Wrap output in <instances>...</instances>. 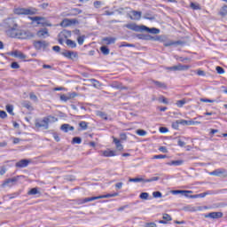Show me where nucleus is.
Segmentation results:
<instances>
[{"mask_svg": "<svg viewBox=\"0 0 227 227\" xmlns=\"http://www.w3.org/2000/svg\"><path fill=\"white\" fill-rule=\"evenodd\" d=\"M184 41H174V45H184Z\"/></svg>", "mask_w": 227, "mask_h": 227, "instance_id": "obj_63", "label": "nucleus"}, {"mask_svg": "<svg viewBox=\"0 0 227 227\" xmlns=\"http://www.w3.org/2000/svg\"><path fill=\"white\" fill-rule=\"evenodd\" d=\"M226 14H227V5H223L220 10V15H222V17H225Z\"/></svg>", "mask_w": 227, "mask_h": 227, "instance_id": "obj_39", "label": "nucleus"}, {"mask_svg": "<svg viewBox=\"0 0 227 227\" xmlns=\"http://www.w3.org/2000/svg\"><path fill=\"white\" fill-rule=\"evenodd\" d=\"M172 194H181L182 196H184L185 198L189 197V194H192V191L189 190H173L171 192Z\"/></svg>", "mask_w": 227, "mask_h": 227, "instance_id": "obj_8", "label": "nucleus"}, {"mask_svg": "<svg viewBox=\"0 0 227 227\" xmlns=\"http://www.w3.org/2000/svg\"><path fill=\"white\" fill-rule=\"evenodd\" d=\"M12 56H14V58H19L20 59H26V58H27V56L24 55V53H22L19 51H12Z\"/></svg>", "mask_w": 227, "mask_h": 227, "instance_id": "obj_22", "label": "nucleus"}, {"mask_svg": "<svg viewBox=\"0 0 227 227\" xmlns=\"http://www.w3.org/2000/svg\"><path fill=\"white\" fill-rule=\"evenodd\" d=\"M80 13H82V10L73 8L70 10L69 13L67 14V17H75L76 15H80Z\"/></svg>", "mask_w": 227, "mask_h": 227, "instance_id": "obj_15", "label": "nucleus"}, {"mask_svg": "<svg viewBox=\"0 0 227 227\" xmlns=\"http://www.w3.org/2000/svg\"><path fill=\"white\" fill-rule=\"evenodd\" d=\"M89 81L94 88L98 89L100 88V86H102V84H100V82H98L97 79H90Z\"/></svg>", "mask_w": 227, "mask_h": 227, "instance_id": "obj_26", "label": "nucleus"}, {"mask_svg": "<svg viewBox=\"0 0 227 227\" xmlns=\"http://www.w3.org/2000/svg\"><path fill=\"white\" fill-rule=\"evenodd\" d=\"M150 194L148 192H142L139 195L140 200H148Z\"/></svg>", "mask_w": 227, "mask_h": 227, "instance_id": "obj_42", "label": "nucleus"}, {"mask_svg": "<svg viewBox=\"0 0 227 227\" xmlns=\"http://www.w3.org/2000/svg\"><path fill=\"white\" fill-rule=\"evenodd\" d=\"M95 200H97V198L88 197L83 200H78L77 203H78V205H83V203H90V201H95Z\"/></svg>", "mask_w": 227, "mask_h": 227, "instance_id": "obj_21", "label": "nucleus"}, {"mask_svg": "<svg viewBox=\"0 0 227 227\" xmlns=\"http://www.w3.org/2000/svg\"><path fill=\"white\" fill-rule=\"evenodd\" d=\"M67 45H68V47H71V49H75V47H77V43H74V41L71 40V39H67L66 41Z\"/></svg>", "mask_w": 227, "mask_h": 227, "instance_id": "obj_29", "label": "nucleus"}, {"mask_svg": "<svg viewBox=\"0 0 227 227\" xmlns=\"http://www.w3.org/2000/svg\"><path fill=\"white\" fill-rule=\"evenodd\" d=\"M60 100L62 102H68V100H70V98H68V94L67 95L62 94L60 96Z\"/></svg>", "mask_w": 227, "mask_h": 227, "instance_id": "obj_47", "label": "nucleus"}, {"mask_svg": "<svg viewBox=\"0 0 227 227\" xmlns=\"http://www.w3.org/2000/svg\"><path fill=\"white\" fill-rule=\"evenodd\" d=\"M205 217H209L210 219H221V217H223V212H211L206 215Z\"/></svg>", "mask_w": 227, "mask_h": 227, "instance_id": "obj_12", "label": "nucleus"}, {"mask_svg": "<svg viewBox=\"0 0 227 227\" xmlns=\"http://www.w3.org/2000/svg\"><path fill=\"white\" fill-rule=\"evenodd\" d=\"M120 47H136V45L132 43H129L127 42H122L121 43Z\"/></svg>", "mask_w": 227, "mask_h": 227, "instance_id": "obj_44", "label": "nucleus"}, {"mask_svg": "<svg viewBox=\"0 0 227 227\" xmlns=\"http://www.w3.org/2000/svg\"><path fill=\"white\" fill-rule=\"evenodd\" d=\"M104 157H116V151L106 150L103 152Z\"/></svg>", "mask_w": 227, "mask_h": 227, "instance_id": "obj_24", "label": "nucleus"}, {"mask_svg": "<svg viewBox=\"0 0 227 227\" xmlns=\"http://www.w3.org/2000/svg\"><path fill=\"white\" fill-rule=\"evenodd\" d=\"M143 26H138L135 23H129L126 25L127 29H130L131 31H136L137 33L143 32Z\"/></svg>", "mask_w": 227, "mask_h": 227, "instance_id": "obj_7", "label": "nucleus"}, {"mask_svg": "<svg viewBox=\"0 0 227 227\" xmlns=\"http://www.w3.org/2000/svg\"><path fill=\"white\" fill-rule=\"evenodd\" d=\"M62 56L67 58L68 59H74V58H77V52L67 51L62 52Z\"/></svg>", "mask_w": 227, "mask_h": 227, "instance_id": "obj_14", "label": "nucleus"}, {"mask_svg": "<svg viewBox=\"0 0 227 227\" xmlns=\"http://www.w3.org/2000/svg\"><path fill=\"white\" fill-rule=\"evenodd\" d=\"M86 38V36L84 35H81L77 38V42L80 45H82V43H84V39Z\"/></svg>", "mask_w": 227, "mask_h": 227, "instance_id": "obj_50", "label": "nucleus"}, {"mask_svg": "<svg viewBox=\"0 0 227 227\" xmlns=\"http://www.w3.org/2000/svg\"><path fill=\"white\" fill-rule=\"evenodd\" d=\"M100 51L102 52V54H104V56H108L110 50L107 46L103 45L100 47Z\"/></svg>", "mask_w": 227, "mask_h": 227, "instance_id": "obj_28", "label": "nucleus"}, {"mask_svg": "<svg viewBox=\"0 0 227 227\" xmlns=\"http://www.w3.org/2000/svg\"><path fill=\"white\" fill-rule=\"evenodd\" d=\"M51 121H58V118L49 115L43 117V119H36L35 121V125L36 129H43L44 130H48L49 124Z\"/></svg>", "mask_w": 227, "mask_h": 227, "instance_id": "obj_2", "label": "nucleus"}, {"mask_svg": "<svg viewBox=\"0 0 227 227\" xmlns=\"http://www.w3.org/2000/svg\"><path fill=\"white\" fill-rule=\"evenodd\" d=\"M6 111H7V113H9V114H12V116H13V114H13V106H12V105L6 106Z\"/></svg>", "mask_w": 227, "mask_h": 227, "instance_id": "obj_40", "label": "nucleus"}, {"mask_svg": "<svg viewBox=\"0 0 227 227\" xmlns=\"http://www.w3.org/2000/svg\"><path fill=\"white\" fill-rule=\"evenodd\" d=\"M6 173V167L3 166L0 168V175L3 176Z\"/></svg>", "mask_w": 227, "mask_h": 227, "instance_id": "obj_62", "label": "nucleus"}, {"mask_svg": "<svg viewBox=\"0 0 227 227\" xmlns=\"http://www.w3.org/2000/svg\"><path fill=\"white\" fill-rule=\"evenodd\" d=\"M29 162H31V160H27V159H23L20 160V161L16 162L15 166L17 168H27V166H29Z\"/></svg>", "mask_w": 227, "mask_h": 227, "instance_id": "obj_10", "label": "nucleus"}, {"mask_svg": "<svg viewBox=\"0 0 227 227\" xmlns=\"http://www.w3.org/2000/svg\"><path fill=\"white\" fill-rule=\"evenodd\" d=\"M168 130H169V129H168V128H166V127H160V132L161 134H166V132H168Z\"/></svg>", "mask_w": 227, "mask_h": 227, "instance_id": "obj_58", "label": "nucleus"}, {"mask_svg": "<svg viewBox=\"0 0 227 227\" xmlns=\"http://www.w3.org/2000/svg\"><path fill=\"white\" fill-rule=\"evenodd\" d=\"M23 107H25L26 109H28V111H33V106H31V102L29 101H25L23 103Z\"/></svg>", "mask_w": 227, "mask_h": 227, "instance_id": "obj_35", "label": "nucleus"}, {"mask_svg": "<svg viewBox=\"0 0 227 227\" xmlns=\"http://www.w3.org/2000/svg\"><path fill=\"white\" fill-rule=\"evenodd\" d=\"M129 182H134V183L144 182L145 183V178L143 177L129 178Z\"/></svg>", "mask_w": 227, "mask_h": 227, "instance_id": "obj_38", "label": "nucleus"}, {"mask_svg": "<svg viewBox=\"0 0 227 227\" xmlns=\"http://www.w3.org/2000/svg\"><path fill=\"white\" fill-rule=\"evenodd\" d=\"M79 127H81L82 130H87L88 129V122L82 121L79 122Z\"/></svg>", "mask_w": 227, "mask_h": 227, "instance_id": "obj_36", "label": "nucleus"}, {"mask_svg": "<svg viewBox=\"0 0 227 227\" xmlns=\"http://www.w3.org/2000/svg\"><path fill=\"white\" fill-rule=\"evenodd\" d=\"M30 100H33L34 102H38V97L35 95V93L31 92L29 94Z\"/></svg>", "mask_w": 227, "mask_h": 227, "instance_id": "obj_48", "label": "nucleus"}, {"mask_svg": "<svg viewBox=\"0 0 227 227\" xmlns=\"http://www.w3.org/2000/svg\"><path fill=\"white\" fill-rule=\"evenodd\" d=\"M177 145L178 146H181V147H184V146H185V142H184V141H182V140H178L177 141Z\"/></svg>", "mask_w": 227, "mask_h": 227, "instance_id": "obj_64", "label": "nucleus"}, {"mask_svg": "<svg viewBox=\"0 0 227 227\" xmlns=\"http://www.w3.org/2000/svg\"><path fill=\"white\" fill-rule=\"evenodd\" d=\"M11 68L18 69V68H20V66L19 65L18 62H12Z\"/></svg>", "mask_w": 227, "mask_h": 227, "instance_id": "obj_51", "label": "nucleus"}, {"mask_svg": "<svg viewBox=\"0 0 227 227\" xmlns=\"http://www.w3.org/2000/svg\"><path fill=\"white\" fill-rule=\"evenodd\" d=\"M178 127H180V121L178 120L172 122V129L178 130Z\"/></svg>", "mask_w": 227, "mask_h": 227, "instance_id": "obj_43", "label": "nucleus"}, {"mask_svg": "<svg viewBox=\"0 0 227 227\" xmlns=\"http://www.w3.org/2000/svg\"><path fill=\"white\" fill-rule=\"evenodd\" d=\"M153 84H154V86H156V88H160L161 90L168 89V85H166L164 82H161L159 81L153 80Z\"/></svg>", "mask_w": 227, "mask_h": 227, "instance_id": "obj_20", "label": "nucleus"}, {"mask_svg": "<svg viewBox=\"0 0 227 227\" xmlns=\"http://www.w3.org/2000/svg\"><path fill=\"white\" fill-rule=\"evenodd\" d=\"M102 42H104L106 45H112L113 43H116V37H104Z\"/></svg>", "mask_w": 227, "mask_h": 227, "instance_id": "obj_17", "label": "nucleus"}, {"mask_svg": "<svg viewBox=\"0 0 227 227\" xmlns=\"http://www.w3.org/2000/svg\"><path fill=\"white\" fill-rule=\"evenodd\" d=\"M98 116H99L100 118H102V120H108L107 118V114L104 113V112H98Z\"/></svg>", "mask_w": 227, "mask_h": 227, "instance_id": "obj_45", "label": "nucleus"}, {"mask_svg": "<svg viewBox=\"0 0 227 227\" xmlns=\"http://www.w3.org/2000/svg\"><path fill=\"white\" fill-rule=\"evenodd\" d=\"M187 102H189V100H187L185 98L177 100L176 103V106H177L178 107H184V106H185V104H187Z\"/></svg>", "mask_w": 227, "mask_h": 227, "instance_id": "obj_30", "label": "nucleus"}, {"mask_svg": "<svg viewBox=\"0 0 227 227\" xmlns=\"http://www.w3.org/2000/svg\"><path fill=\"white\" fill-rule=\"evenodd\" d=\"M138 38L140 40H155V41H159L160 40L159 36L153 37V36L148 35H139Z\"/></svg>", "mask_w": 227, "mask_h": 227, "instance_id": "obj_25", "label": "nucleus"}, {"mask_svg": "<svg viewBox=\"0 0 227 227\" xmlns=\"http://www.w3.org/2000/svg\"><path fill=\"white\" fill-rule=\"evenodd\" d=\"M36 35L39 38H45V35L46 36H49V29L47 28L40 29L39 31H37Z\"/></svg>", "mask_w": 227, "mask_h": 227, "instance_id": "obj_18", "label": "nucleus"}, {"mask_svg": "<svg viewBox=\"0 0 227 227\" xmlns=\"http://www.w3.org/2000/svg\"><path fill=\"white\" fill-rule=\"evenodd\" d=\"M15 15H36L38 9L35 7L22 8L18 7L14 9Z\"/></svg>", "mask_w": 227, "mask_h": 227, "instance_id": "obj_3", "label": "nucleus"}, {"mask_svg": "<svg viewBox=\"0 0 227 227\" xmlns=\"http://www.w3.org/2000/svg\"><path fill=\"white\" fill-rule=\"evenodd\" d=\"M37 25L43 27H52V24L45 17H42L41 21L37 22Z\"/></svg>", "mask_w": 227, "mask_h": 227, "instance_id": "obj_11", "label": "nucleus"}, {"mask_svg": "<svg viewBox=\"0 0 227 227\" xmlns=\"http://www.w3.org/2000/svg\"><path fill=\"white\" fill-rule=\"evenodd\" d=\"M187 125H201V121H187Z\"/></svg>", "mask_w": 227, "mask_h": 227, "instance_id": "obj_49", "label": "nucleus"}, {"mask_svg": "<svg viewBox=\"0 0 227 227\" xmlns=\"http://www.w3.org/2000/svg\"><path fill=\"white\" fill-rule=\"evenodd\" d=\"M77 20L76 19H64L61 23H60V26L62 27H68L74 24H77Z\"/></svg>", "mask_w": 227, "mask_h": 227, "instance_id": "obj_6", "label": "nucleus"}, {"mask_svg": "<svg viewBox=\"0 0 227 227\" xmlns=\"http://www.w3.org/2000/svg\"><path fill=\"white\" fill-rule=\"evenodd\" d=\"M215 70H216L217 74H224V68H223L222 67H219V66L216 67Z\"/></svg>", "mask_w": 227, "mask_h": 227, "instance_id": "obj_54", "label": "nucleus"}, {"mask_svg": "<svg viewBox=\"0 0 227 227\" xmlns=\"http://www.w3.org/2000/svg\"><path fill=\"white\" fill-rule=\"evenodd\" d=\"M200 102L214 104V102H217V101L215 99L200 98Z\"/></svg>", "mask_w": 227, "mask_h": 227, "instance_id": "obj_46", "label": "nucleus"}, {"mask_svg": "<svg viewBox=\"0 0 227 227\" xmlns=\"http://www.w3.org/2000/svg\"><path fill=\"white\" fill-rule=\"evenodd\" d=\"M226 173V170L223 168H217L212 172L209 173L211 176H221L222 175H224Z\"/></svg>", "mask_w": 227, "mask_h": 227, "instance_id": "obj_16", "label": "nucleus"}, {"mask_svg": "<svg viewBox=\"0 0 227 227\" xmlns=\"http://www.w3.org/2000/svg\"><path fill=\"white\" fill-rule=\"evenodd\" d=\"M162 219H163L164 221H167V222L172 220L171 215H168V214H163Z\"/></svg>", "mask_w": 227, "mask_h": 227, "instance_id": "obj_53", "label": "nucleus"}, {"mask_svg": "<svg viewBox=\"0 0 227 227\" xmlns=\"http://www.w3.org/2000/svg\"><path fill=\"white\" fill-rule=\"evenodd\" d=\"M184 164L183 160H172L170 162H167V166H182Z\"/></svg>", "mask_w": 227, "mask_h": 227, "instance_id": "obj_23", "label": "nucleus"}, {"mask_svg": "<svg viewBox=\"0 0 227 227\" xmlns=\"http://www.w3.org/2000/svg\"><path fill=\"white\" fill-rule=\"evenodd\" d=\"M7 116H8V114H6L3 110L0 111V118H2V120H4V118H6Z\"/></svg>", "mask_w": 227, "mask_h": 227, "instance_id": "obj_57", "label": "nucleus"}, {"mask_svg": "<svg viewBox=\"0 0 227 227\" xmlns=\"http://www.w3.org/2000/svg\"><path fill=\"white\" fill-rule=\"evenodd\" d=\"M3 26L4 29H6V33L9 36H11V38H20V40H26L35 36V35L29 31L21 30L14 18H8L4 20Z\"/></svg>", "mask_w": 227, "mask_h": 227, "instance_id": "obj_1", "label": "nucleus"}, {"mask_svg": "<svg viewBox=\"0 0 227 227\" xmlns=\"http://www.w3.org/2000/svg\"><path fill=\"white\" fill-rule=\"evenodd\" d=\"M158 180H160V177H159V176H153V177L148 178V179H144V183L145 184H148L150 182H158Z\"/></svg>", "mask_w": 227, "mask_h": 227, "instance_id": "obj_32", "label": "nucleus"}, {"mask_svg": "<svg viewBox=\"0 0 227 227\" xmlns=\"http://www.w3.org/2000/svg\"><path fill=\"white\" fill-rule=\"evenodd\" d=\"M19 180V176L17 177H12V178H8L4 182V185H8V184H13L15 182H18Z\"/></svg>", "mask_w": 227, "mask_h": 227, "instance_id": "obj_27", "label": "nucleus"}, {"mask_svg": "<svg viewBox=\"0 0 227 227\" xmlns=\"http://www.w3.org/2000/svg\"><path fill=\"white\" fill-rule=\"evenodd\" d=\"M28 196H35L36 194H40V192L38 191V188H32L27 192Z\"/></svg>", "mask_w": 227, "mask_h": 227, "instance_id": "obj_31", "label": "nucleus"}, {"mask_svg": "<svg viewBox=\"0 0 227 227\" xmlns=\"http://www.w3.org/2000/svg\"><path fill=\"white\" fill-rule=\"evenodd\" d=\"M168 156L166 154H158V155H154L153 159H167Z\"/></svg>", "mask_w": 227, "mask_h": 227, "instance_id": "obj_55", "label": "nucleus"}, {"mask_svg": "<svg viewBox=\"0 0 227 227\" xmlns=\"http://www.w3.org/2000/svg\"><path fill=\"white\" fill-rule=\"evenodd\" d=\"M75 128L74 126H70V124H62L60 127V130L62 132H70V130H74Z\"/></svg>", "mask_w": 227, "mask_h": 227, "instance_id": "obj_19", "label": "nucleus"}, {"mask_svg": "<svg viewBox=\"0 0 227 227\" xmlns=\"http://www.w3.org/2000/svg\"><path fill=\"white\" fill-rule=\"evenodd\" d=\"M94 198H96V200H104L106 198H113V193H107V194H105V195H99V196H96Z\"/></svg>", "mask_w": 227, "mask_h": 227, "instance_id": "obj_34", "label": "nucleus"}, {"mask_svg": "<svg viewBox=\"0 0 227 227\" xmlns=\"http://www.w3.org/2000/svg\"><path fill=\"white\" fill-rule=\"evenodd\" d=\"M29 19L30 20H32V22H36L37 25H38V22H40L41 20H43L40 16L29 17Z\"/></svg>", "mask_w": 227, "mask_h": 227, "instance_id": "obj_37", "label": "nucleus"}, {"mask_svg": "<svg viewBox=\"0 0 227 227\" xmlns=\"http://www.w3.org/2000/svg\"><path fill=\"white\" fill-rule=\"evenodd\" d=\"M164 47H171V45H174V41H167L163 43Z\"/></svg>", "mask_w": 227, "mask_h": 227, "instance_id": "obj_56", "label": "nucleus"}, {"mask_svg": "<svg viewBox=\"0 0 227 227\" xmlns=\"http://www.w3.org/2000/svg\"><path fill=\"white\" fill-rule=\"evenodd\" d=\"M153 196L154 198H162V192H153Z\"/></svg>", "mask_w": 227, "mask_h": 227, "instance_id": "obj_52", "label": "nucleus"}, {"mask_svg": "<svg viewBox=\"0 0 227 227\" xmlns=\"http://www.w3.org/2000/svg\"><path fill=\"white\" fill-rule=\"evenodd\" d=\"M142 27H143V31H146L147 33H151L152 35H159V33H160V30L156 27L150 28L145 25Z\"/></svg>", "mask_w": 227, "mask_h": 227, "instance_id": "obj_13", "label": "nucleus"}, {"mask_svg": "<svg viewBox=\"0 0 227 227\" xmlns=\"http://www.w3.org/2000/svg\"><path fill=\"white\" fill-rule=\"evenodd\" d=\"M190 68L189 66L178 64L177 66L166 67V70H170V72H184Z\"/></svg>", "mask_w": 227, "mask_h": 227, "instance_id": "obj_4", "label": "nucleus"}, {"mask_svg": "<svg viewBox=\"0 0 227 227\" xmlns=\"http://www.w3.org/2000/svg\"><path fill=\"white\" fill-rule=\"evenodd\" d=\"M145 227H157V223H147L145 224Z\"/></svg>", "mask_w": 227, "mask_h": 227, "instance_id": "obj_60", "label": "nucleus"}, {"mask_svg": "<svg viewBox=\"0 0 227 227\" xmlns=\"http://www.w3.org/2000/svg\"><path fill=\"white\" fill-rule=\"evenodd\" d=\"M141 15H143V12L139 11H131V15H129V19L131 20H141Z\"/></svg>", "mask_w": 227, "mask_h": 227, "instance_id": "obj_9", "label": "nucleus"}, {"mask_svg": "<svg viewBox=\"0 0 227 227\" xmlns=\"http://www.w3.org/2000/svg\"><path fill=\"white\" fill-rule=\"evenodd\" d=\"M100 6H102V2H100V1L94 2V7L98 9V8H100Z\"/></svg>", "mask_w": 227, "mask_h": 227, "instance_id": "obj_61", "label": "nucleus"}, {"mask_svg": "<svg viewBox=\"0 0 227 227\" xmlns=\"http://www.w3.org/2000/svg\"><path fill=\"white\" fill-rule=\"evenodd\" d=\"M82 143V139L80 137H73L72 144L73 145H81Z\"/></svg>", "mask_w": 227, "mask_h": 227, "instance_id": "obj_33", "label": "nucleus"}, {"mask_svg": "<svg viewBox=\"0 0 227 227\" xmlns=\"http://www.w3.org/2000/svg\"><path fill=\"white\" fill-rule=\"evenodd\" d=\"M76 96H77V94L75 92H71V93L67 94L69 100H71V98H75Z\"/></svg>", "mask_w": 227, "mask_h": 227, "instance_id": "obj_59", "label": "nucleus"}, {"mask_svg": "<svg viewBox=\"0 0 227 227\" xmlns=\"http://www.w3.org/2000/svg\"><path fill=\"white\" fill-rule=\"evenodd\" d=\"M34 47L36 51H42V49L45 51V49L49 47V43H47V41H35Z\"/></svg>", "mask_w": 227, "mask_h": 227, "instance_id": "obj_5", "label": "nucleus"}, {"mask_svg": "<svg viewBox=\"0 0 227 227\" xmlns=\"http://www.w3.org/2000/svg\"><path fill=\"white\" fill-rule=\"evenodd\" d=\"M136 134H137V136L145 137L146 136L147 132L145 129H137Z\"/></svg>", "mask_w": 227, "mask_h": 227, "instance_id": "obj_41", "label": "nucleus"}]
</instances>
